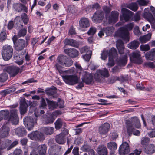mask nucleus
I'll list each match as a JSON object with an SVG mask.
<instances>
[{"label":"nucleus","mask_w":155,"mask_h":155,"mask_svg":"<svg viewBox=\"0 0 155 155\" xmlns=\"http://www.w3.org/2000/svg\"><path fill=\"white\" fill-rule=\"evenodd\" d=\"M28 104L25 99L22 100L20 103V112L21 114H24L27 110Z\"/></svg>","instance_id":"393cba45"},{"label":"nucleus","mask_w":155,"mask_h":155,"mask_svg":"<svg viewBox=\"0 0 155 155\" xmlns=\"http://www.w3.org/2000/svg\"><path fill=\"white\" fill-rule=\"evenodd\" d=\"M27 33L26 29L24 28L21 29L18 32V35L19 37L24 36Z\"/></svg>","instance_id":"680f3d73"},{"label":"nucleus","mask_w":155,"mask_h":155,"mask_svg":"<svg viewBox=\"0 0 155 155\" xmlns=\"http://www.w3.org/2000/svg\"><path fill=\"white\" fill-rule=\"evenodd\" d=\"M65 53L69 57L71 58H75L78 56V51L74 48H70L64 50Z\"/></svg>","instance_id":"2eb2a0df"},{"label":"nucleus","mask_w":155,"mask_h":155,"mask_svg":"<svg viewBox=\"0 0 155 155\" xmlns=\"http://www.w3.org/2000/svg\"><path fill=\"white\" fill-rule=\"evenodd\" d=\"M8 78V76L5 72H3L0 74V82H3L5 81Z\"/></svg>","instance_id":"3c124183"},{"label":"nucleus","mask_w":155,"mask_h":155,"mask_svg":"<svg viewBox=\"0 0 155 155\" xmlns=\"http://www.w3.org/2000/svg\"><path fill=\"white\" fill-rule=\"evenodd\" d=\"M68 58L65 56L61 55L57 58L58 62L61 65L65 67L69 66L70 65L69 64V61L68 60Z\"/></svg>","instance_id":"f3484780"},{"label":"nucleus","mask_w":155,"mask_h":155,"mask_svg":"<svg viewBox=\"0 0 155 155\" xmlns=\"http://www.w3.org/2000/svg\"><path fill=\"white\" fill-rule=\"evenodd\" d=\"M15 48L17 51L22 50L24 48L28 45V43L24 40L22 39H19L15 43Z\"/></svg>","instance_id":"4468645a"},{"label":"nucleus","mask_w":155,"mask_h":155,"mask_svg":"<svg viewBox=\"0 0 155 155\" xmlns=\"http://www.w3.org/2000/svg\"><path fill=\"white\" fill-rule=\"evenodd\" d=\"M126 124L127 125V130L128 134L130 136L132 134L134 135L138 136L140 135V132L137 130H135L132 127V124L129 120H127Z\"/></svg>","instance_id":"ddd939ff"},{"label":"nucleus","mask_w":155,"mask_h":155,"mask_svg":"<svg viewBox=\"0 0 155 155\" xmlns=\"http://www.w3.org/2000/svg\"><path fill=\"white\" fill-rule=\"evenodd\" d=\"M79 27L81 28H85L89 27L90 24L89 19L85 17L81 18L79 22Z\"/></svg>","instance_id":"5701e85b"},{"label":"nucleus","mask_w":155,"mask_h":155,"mask_svg":"<svg viewBox=\"0 0 155 155\" xmlns=\"http://www.w3.org/2000/svg\"><path fill=\"white\" fill-rule=\"evenodd\" d=\"M107 147L110 151H115V150L117 148V146L116 143L115 142H110L107 144Z\"/></svg>","instance_id":"a19ab883"},{"label":"nucleus","mask_w":155,"mask_h":155,"mask_svg":"<svg viewBox=\"0 0 155 155\" xmlns=\"http://www.w3.org/2000/svg\"><path fill=\"white\" fill-rule=\"evenodd\" d=\"M18 112L17 110L13 108L10 110V114L7 119L8 121L13 124L16 125L18 122Z\"/></svg>","instance_id":"20e7f679"},{"label":"nucleus","mask_w":155,"mask_h":155,"mask_svg":"<svg viewBox=\"0 0 155 155\" xmlns=\"http://www.w3.org/2000/svg\"><path fill=\"white\" fill-rule=\"evenodd\" d=\"M109 57L112 58H115L117 55V51L116 49L114 48H112L108 52Z\"/></svg>","instance_id":"49530a36"},{"label":"nucleus","mask_w":155,"mask_h":155,"mask_svg":"<svg viewBox=\"0 0 155 155\" xmlns=\"http://www.w3.org/2000/svg\"><path fill=\"white\" fill-rule=\"evenodd\" d=\"M134 34L137 36H139L142 34L139 30V27L138 26L135 27L134 29Z\"/></svg>","instance_id":"e2e57ef3"},{"label":"nucleus","mask_w":155,"mask_h":155,"mask_svg":"<svg viewBox=\"0 0 155 155\" xmlns=\"http://www.w3.org/2000/svg\"><path fill=\"white\" fill-rule=\"evenodd\" d=\"M134 27V24L133 23H130L127 25H125L123 26V27L125 28L126 30H127L128 31H129L131 30Z\"/></svg>","instance_id":"603ef678"},{"label":"nucleus","mask_w":155,"mask_h":155,"mask_svg":"<svg viewBox=\"0 0 155 155\" xmlns=\"http://www.w3.org/2000/svg\"><path fill=\"white\" fill-rule=\"evenodd\" d=\"M47 149V146L45 144L40 145L37 147V150L40 155L45 154Z\"/></svg>","instance_id":"72a5a7b5"},{"label":"nucleus","mask_w":155,"mask_h":155,"mask_svg":"<svg viewBox=\"0 0 155 155\" xmlns=\"http://www.w3.org/2000/svg\"><path fill=\"white\" fill-rule=\"evenodd\" d=\"M151 36V34L149 33L145 35L140 37L139 39L141 43H145L150 39Z\"/></svg>","instance_id":"473e14b6"},{"label":"nucleus","mask_w":155,"mask_h":155,"mask_svg":"<svg viewBox=\"0 0 155 155\" xmlns=\"http://www.w3.org/2000/svg\"><path fill=\"white\" fill-rule=\"evenodd\" d=\"M82 80L83 82L87 84H91L94 82L93 75L87 72H85Z\"/></svg>","instance_id":"6ab92c4d"},{"label":"nucleus","mask_w":155,"mask_h":155,"mask_svg":"<svg viewBox=\"0 0 155 155\" xmlns=\"http://www.w3.org/2000/svg\"><path fill=\"white\" fill-rule=\"evenodd\" d=\"M12 91L10 89H7L1 91L0 93V94L2 97H5L7 94L11 93Z\"/></svg>","instance_id":"6e6d98bb"},{"label":"nucleus","mask_w":155,"mask_h":155,"mask_svg":"<svg viewBox=\"0 0 155 155\" xmlns=\"http://www.w3.org/2000/svg\"><path fill=\"white\" fill-rule=\"evenodd\" d=\"M13 7L17 12H20L22 10L23 5L21 3H15L13 5Z\"/></svg>","instance_id":"09e8293b"},{"label":"nucleus","mask_w":155,"mask_h":155,"mask_svg":"<svg viewBox=\"0 0 155 155\" xmlns=\"http://www.w3.org/2000/svg\"><path fill=\"white\" fill-rule=\"evenodd\" d=\"M130 59L134 63L140 64L142 62L139 51L137 50L133 52L130 56Z\"/></svg>","instance_id":"6e6552de"},{"label":"nucleus","mask_w":155,"mask_h":155,"mask_svg":"<svg viewBox=\"0 0 155 155\" xmlns=\"http://www.w3.org/2000/svg\"><path fill=\"white\" fill-rule=\"evenodd\" d=\"M47 105L45 99L42 97H41V100L40 101V104L39 107L40 108L45 109L46 108Z\"/></svg>","instance_id":"13d9d810"},{"label":"nucleus","mask_w":155,"mask_h":155,"mask_svg":"<svg viewBox=\"0 0 155 155\" xmlns=\"http://www.w3.org/2000/svg\"><path fill=\"white\" fill-rule=\"evenodd\" d=\"M7 38V35L5 32H2L0 34V42H2Z\"/></svg>","instance_id":"4d7b16f0"},{"label":"nucleus","mask_w":155,"mask_h":155,"mask_svg":"<svg viewBox=\"0 0 155 155\" xmlns=\"http://www.w3.org/2000/svg\"><path fill=\"white\" fill-rule=\"evenodd\" d=\"M118 80L123 82L125 81V79L123 77H121L120 78L117 76H112L108 79V81L109 83H113Z\"/></svg>","instance_id":"2f4dec72"},{"label":"nucleus","mask_w":155,"mask_h":155,"mask_svg":"<svg viewBox=\"0 0 155 155\" xmlns=\"http://www.w3.org/2000/svg\"><path fill=\"white\" fill-rule=\"evenodd\" d=\"M56 88L54 87H52L51 88H47L45 90L46 94L48 96H53V97H56L57 96H54L56 92Z\"/></svg>","instance_id":"c756f323"},{"label":"nucleus","mask_w":155,"mask_h":155,"mask_svg":"<svg viewBox=\"0 0 155 155\" xmlns=\"http://www.w3.org/2000/svg\"><path fill=\"white\" fill-rule=\"evenodd\" d=\"M91 54L92 51H89V53L83 56V58L85 61H89L91 57Z\"/></svg>","instance_id":"0e129e2a"},{"label":"nucleus","mask_w":155,"mask_h":155,"mask_svg":"<svg viewBox=\"0 0 155 155\" xmlns=\"http://www.w3.org/2000/svg\"><path fill=\"white\" fill-rule=\"evenodd\" d=\"M64 43L66 45H69L74 47H77L78 44L76 41L72 39H66Z\"/></svg>","instance_id":"58836bf2"},{"label":"nucleus","mask_w":155,"mask_h":155,"mask_svg":"<svg viewBox=\"0 0 155 155\" xmlns=\"http://www.w3.org/2000/svg\"><path fill=\"white\" fill-rule=\"evenodd\" d=\"M11 143L10 141L9 140H6L2 141V143L0 146V150H2L5 149H7V150L9 148Z\"/></svg>","instance_id":"ea45409f"},{"label":"nucleus","mask_w":155,"mask_h":155,"mask_svg":"<svg viewBox=\"0 0 155 155\" xmlns=\"http://www.w3.org/2000/svg\"><path fill=\"white\" fill-rule=\"evenodd\" d=\"M140 49L143 51H147L150 50V48L148 45H141L140 46Z\"/></svg>","instance_id":"338daca9"},{"label":"nucleus","mask_w":155,"mask_h":155,"mask_svg":"<svg viewBox=\"0 0 155 155\" xmlns=\"http://www.w3.org/2000/svg\"><path fill=\"white\" fill-rule=\"evenodd\" d=\"M104 17V13L101 10L96 11L92 18L93 21L95 23H100Z\"/></svg>","instance_id":"9d476101"},{"label":"nucleus","mask_w":155,"mask_h":155,"mask_svg":"<svg viewBox=\"0 0 155 155\" xmlns=\"http://www.w3.org/2000/svg\"><path fill=\"white\" fill-rule=\"evenodd\" d=\"M129 33L127 30L123 27L120 28L117 31L116 35L128 42L129 39Z\"/></svg>","instance_id":"39448f33"},{"label":"nucleus","mask_w":155,"mask_h":155,"mask_svg":"<svg viewBox=\"0 0 155 155\" xmlns=\"http://www.w3.org/2000/svg\"><path fill=\"white\" fill-rule=\"evenodd\" d=\"M109 76V71L107 69L104 68L103 70H98L96 71L94 75L95 81L101 83L104 81V77H108Z\"/></svg>","instance_id":"f03ea898"},{"label":"nucleus","mask_w":155,"mask_h":155,"mask_svg":"<svg viewBox=\"0 0 155 155\" xmlns=\"http://www.w3.org/2000/svg\"><path fill=\"white\" fill-rule=\"evenodd\" d=\"M15 134L19 137H22L26 135L27 132L25 128L23 127H19L15 130Z\"/></svg>","instance_id":"bb28decb"},{"label":"nucleus","mask_w":155,"mask_h":155,"mask_svg":"<svg viewBox=\"0 0 155 155\" xmlns=\"http://www.w3.org/2000/svg\"><path fill=\"white\" fill-rule=\"evenodd\" d=\"M130 151L129 145L126 142L123 143L119 147V153L120 155L127 154Z\"/></svg>","instance_id":"f8f14e48"},{"label":"nucleus","mask_w":155,"mask_h":155,"mask_svg":"<svg viewBox=\"0 0 155 155\" xmlns=\"http://www.w3.org/2000/svg\"><path fill=\"white\" fill-rule=\"evenodd\" d=\"M139 44L138 41L134 40L128 44V47L132 49H135L139 47Z\"/></svg>","instance_id":"c9c22d12"},{"label":"nucleus","mask_w":155,"mask_h":155,"mask_svg":"<svg viewBox=\"0 0 155 155\" xmlns=\"http://www.w3.org/2000/svg\"><path fill=\"white\" fill-rule=\"evenodd\" d=\"M54 129L51 127H45L44 129V133L46 135H51L54 132Z\"/></svg>","instance_id":"37998d69"},{"label":"nucleus","mask_w":155,"mask_h":155,"mask_svg":"<svg viewBox=\"0 0 155 155\" xmlns=\"http://www.w3.org/2000/svg\"><path fill=\"white\" fill-rule=\"evenodd\" d=\"M55 140L57 142L60 144H64L66 142L65 137L60 133L56 136Z\"/></svg>","instance_id":"c85d7f7f"},{"label":"nucleus","mask_w":155,"mask_h":155,"mask_svg":"<svg viewBox=\"0 0 155 155\" xmlns=\"http://www.w3.org/2000/svg\"><path fill=\"white\" fill-rule=\"evenodd\" d=\"M28 137L31 140H41L44 139L43 134L37 131L32 132L28 135Z\"/></svg>","instance_id":"9b49d317"},{"label":"nucleus","mask_w":155,"mask_h":155,"mask_svg":"<svg viewBox=\"0 0 155 155\" xmlns=\"http://www.w3.org/2000/svg\"><path fill=\"white\" fill-rule=\"evenodd\" d=\"M121 11L124 18L126 21H128L130 20L134 13L124 8H122Z\"/></svg>","instance_id":"a211bd4d"},{"label":"nucleus","mask_w":155,"mask_h":155,"mask_svg":"<svg viewBox=\"0 0 155 155\" xmlns=\"http://www.w3.org/2000/svg\"><path fill=\"white\" fill-rule=\"evenodd\" d=\"M61 151V148L58 146H54L50 147L49 150V155H59Z\"/></svg>","instance_id":"b1692460"},{"label":"nucleus","mask_w":155,"mask_h":155,"mask_svg":"<svg viewBox=\"0 0 155 155\" xmlns=\"http://www.w3.org/2000/svg\"><path fill=\"white\" fill-rule=\"evenodd\" d=\"M143 16L150 23L152 27L155 28V18L153 17L151 12L148 11V9L145 10Z\"/></svg>","instance_id":"0eeeda50"},{"label":"nucleus","mask_w":155,"mask_h":155,"mask_svg":"<svg viewBox=\"0 0 155 155\" xmlns=\"http://www.w3.org/2000/svg\"><path fill=\"white\" fill-rule=\"evenodd\" d=\"M114 28L113 27L104 28L101 30L98 33V35L101 37L102 36L104 35V33H105L106 36H107L110 35L114 32Z\"/></svg>","instance_id":"dca6fc26"},{"label":"nucleus","mask_w":155,"mask_h":155,"mask_svg":"<svg viewBox=\"0 0 155 155\" xmlns=\"http://www.w3.org/2000/svg\"><path fill=\"white\" fill-rule=\"evenodd\" d=\"M62 78L65 82L69 85H74L78 82V77L74 75H66L63 76Z\"/></svg>","instance_id":"423d86ee"},{"label":"nucleus","mask_w":155,"mask_h":155,"mask_svg":"<svg viewBox=\"0 0 155 155\" xmlns=\"http://www.w3.org/2000/svg\"><path fill=\"white\" fill-rule=\"evenodd\" d=\"M126 7L134 12L136 11L138 8V5L135 3H132L127 5Z\"/></svg>","instance_id":"c03bdc74"},{"label":"nucleus","mask_w":155,"mask_h":155,"mask_svg":"<svg viewBox=\"0 0 155 155\" xmlns=\"http://www.w3.org/2000/svg\"><path fill=\"white\" fill-rule=\"evenodd\" d=\"M20 69L16 66H7L5 68L4 70L8 72L11 77H13L18 74Z\"/></svg>","instance_id":"1a4fd4ad"},{"label":"nucleus","mask_w":155,"mask_h":155,"mask_svg":"<svg viewBox=\"0 0 155 155\" xmlns=\"http://www.w3.org/2000/svg\"><path fill=\"white\" fill-rule=\"evenodd\" d=\"M37 118L31 117H27L24 119L25 126L29 130L32 129L34 125L37 123Z\"/></svg>","instance_id":"7ed1b4c3"},{"label":"nucleus","mask_w":155,"mask_h":155,"mask_svg":"<svg viewBox=\"0 0 155 155\" xmlns=\"http://www.w3.org/2000/svg\"><path fill=\"white\" fill-rule=\"evenodd\" d=\"M9 130V128L6 125H3L0 130V137L4 138L8 137Z\"/></svg>","instance_id":"aec40b11"},{"label":"nucleus","mask_w":155,"mask_h":155,"mask_svg":"<svg viewBox=\"0 0 155 155\" xmlns=\"http://www.w3.org/2000/svg\"><path fill=\"white\" fill-rule=\"evenodd\" d=\"M64 124L61 119H58L54 123L55 127L56 130H59L62 127Z\"/></svg>","instance_id":"79ce46f5"},{"label":"nucleus","mask_w":155,"mask_h":155,"mask_svg":"<svg viewBox=\"0 0 155 155\" xmlns=\"http://www.w3.org/2000/svg\"><path fill=\"white\" fill-rule=\"evenodd\" d=\"M9 112L6 110H2L0 112V115L2 117L3 119L7 120L9 116Z\"/></svg>","instance_id":"de8ad7c7"},{"label":"nucleus","mask_w":155,"mask_h":155,"mask_svg":"<svg viewBox=\"0 0 155 155\" xmlns=\"http://www.w3.org/2000/svg\"><path fill=\"white\" fill-rule=\"evenodd\" d=\"M13 50L12 47L10 45H6L3 46L1 54L5 61H7L11 59L13 55Z\"/></svg>","instance_id":"f257e3e1"},{"label":"nucleus","mask_w":155,"mask_h":155,"mask_svg":"<svg viewBox=\"0 0 155 155\" xmlns=\"http://www.w3.org/2000/svg\"><path fill=\"white\" fill-rule=\"evenodd\" d=\"M110 125L108 123H105L101 126L99 128V132L102 136L105 135L109 131Z\"/></svg>","instance_id":"412c9836"},{"label":"nucleus","mask_w":155,"mask_h":155,"mask_svg":"<svg viewBox=\"0 0 155 155\" xmlns=\"http://www.w3.org/2000/svg\"><path fill=\"white\" fill-rule=\"evenodd\" d=\"M46 100L48 105L49 109L53 110L57 108V104L56 102H54L53 101H50L47 98H46Z\"/></svg>","instance_id":"4c0bfd02"},{"label":"nucleus","mask_w":155,"mask_h":155,"mask_svg":"<svg viewBox=\"0 0 155 155\" xmlns=\"http://www.w3.org/2000/svg\"><path fill=\"white\" fill-rule=\"evenodd\" d=\"M57 107L58 106L60 108H62L64 107V101L62 100H61L60 99H58V103H57Z\"/></svg>","instance_id":"69168bd1"},{"label":"nucleus","mask_w":155,"mask_h":155,"mask_svg":"<svg viewBox=\"0 0 155 155\" xmlns=\"http://www.w3.org/2000/svg\"><path fill=\"white\" fill-rule=\"evenodd\" d=\"M130 123L132 124V126L133 124H135V127L137 128L140 127V124L139 120L137 117H134L132 118Z\"/></svg>","instance_id":"e433bc0d"},{"label":"nucleus","mask_w":155,"mask_h":155,"mask_svg":"<svg viewBox=\"0 0 155 155\" xmlns=\"http://www.w3.org/2000/svg\"><path fill=\"white\" fill-rule=\"evenodd\" d=\"M91 149V147L87 144H84L81 147L82 150L84 152H88Z\"/></svg>","instance_id":"052dcab7"},{"label":"nucleus","mask_w":155,"mask_h":155,"mask_svg":"<svg viewBox=\"0 0 155 155\" xmlns=\"http://www.w3.org/2000/svg\"><path fill=\"white\" fill-rule=\"evenodd\" d=\"M152 124V126L149 128V130H155V116L153 117L151 120Z\"/></svg>","instance_id":"774afa93"},{"label":"nucleus","mask_w":155,"mask_h":155,"mask_svg":"<svg viewBox=\"0 0 155 155\" xmlns=\"http://www.w3.org/2000/svg\"><path fill=\"white\" fill-rule=\"evenodd\" d=\"M97 31L96 28L93 26H91L89 29L87 33L89 35H94Z\"/></svg>","instance_id":"864d4df0"},{"label":"nucleus","mask_w":155,"mask_h":155,"mask_svg":"<svg viewBox=\"0 0 155 155\" xmlns=\"http://www.w3.org/2000/svg\"><path fill=\"white\" fill-rule=\"evenodd\" d=\"M119 13L116 11H112L109 18V22L110 24L115 23L118 20Z\"/></svg>","instance_id":"4be33fe9"},{"label":"nucleus","mask_w":155,"mask_h":155,"mask_svg":"<svg viewBox=\"0 0 155 155\" xmlns=\"http://www.w3.org/2000/svg\"><path fill=\"white\" fill-rule=\"evenodd\" d=\"M154 148L155 146L153 144H150L145 148V152L147 154H152L155 152Z\"/></svg>","instance_id":"7c9ffc66"},{"label":"nucleus","mask_w":155,"mask_h":155,"mask_svg":"<svg viewBox=\"0 0 155 155\" xmlns=\"http://www.w3.org/2000/svg\"><path fill=\"white\" fill-rule=\"evenodd\" d=\"M44 109H42V108H40V107H39L37 113H36V111L35 112L34 114L36 118L39 116H40L41 115L43 114H44L45 112Z\"/></svg>","instance_id":"5fc2aeb1"},{"label":"nucleus","mask_w":155,"mask_h":155,"mask_svg":"<svg viewBox=\"0 0 155 155\" xmlns=\"http://www.w3.org/2000/svg\"><path fill=\"white\" fill-rule=\"evenodd\" d=\"M53 116L52 114H49L45 120L44 123L45 124L53 123L54 120Z\"/></svg>","instance_id":"a18cd8bd"},{"label":"nucleus","mask_w":155,"mask_h":155,"mask_svg":"<svg viewBox=\"0 0 155 155\" xmlns=\"http://www.w3.org/2000/svg\"><path fill=\"white\" fill-rule=\"evenodd\" d=\"M116 46L119 53L120 54L123 53L124 48L122 41L120 39L117 40L116 42Z\"/></svg>","instance_id":"cd10ccee"},{"label":"nucleus","mask_w":155,"mask_h":155,"mask_svg":"<svg viewBox=\"0 0 155 155\" xmlns=\"http://www.w3.org/2000/svg\"><path fill=\"white\" fill-rule=\"evenodd\" d=\"M147 59L153 60L155 58V48L152 49L151 51L146 54Z\"/></svg>","instance_id":"f704fd0d"},{"label":"nucleus","mask_w":155,"mask_h":155,"mask_svg":"<svg viewBox=\"0 0 155 155\" xmlns=\"http://www.w3.org/2000/svg\"><path fill=\"white\" fill-rule=\"evenodd\" d=\"M150 141V138L148 137H144L141 139V143L143 146H145L149 143Z\"/></svg>","instance_id":"8fccbe9b"},{"label":"nucleus","mask_w":155,"mask_h":155,"mask_svg":"<svg viewBox=\"0 0 155 155\" xmlns=\"http://www.w3.org/2000/svg\"><path fill=\"white\" fill-rule=\"evenodd\" d=\"M97 152L99 155H107V150L106 146L103 144H101L98 146Z\"/></svg>","instance_id":"a878e982"},{"label":"nucleus","mask_w":155,"mask_h":155,"mask_svg":"<svg viewBox=\"0 0 155 155\" xmlns=\"http://www.w3.org/2000/svg\"><path fill=\"white\" fill-rule=\"evenodd\" d=\"M109 55L108 51L107 50H104L101 54V59L103 60H105Z\"/></svg>","instance_id":"bf43d9fd"}]
</instances>
